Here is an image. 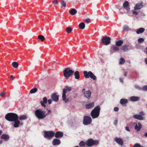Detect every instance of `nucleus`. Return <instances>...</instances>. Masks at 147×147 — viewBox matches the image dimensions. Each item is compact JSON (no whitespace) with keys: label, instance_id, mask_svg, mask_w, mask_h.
Segmentation results:
<instances>
[{"label":"nucleus","instance_id":"5fc2aeb1","mask_svg":"<svg viewBox=\"0 0 147 147\" xmlns=\"http://www.w3.org/2000/svg\"><path fill=\"white\" fill-rule=\"evenodd\" d=\"M140 115H141L144 116L145 115L144 113V112L143 111H141L139 113Z\"/></svg>","mask_w":147,"mask_h":147},{"label":"nucleus","instance_id":"423d86ee","mask_svg":"<svg viewBox=\"0 0 147 147\" xmlns=\"http://www.w3.org/2000/svg\"><path fill=\"white\" fill-rule=\"evenodd\" d=\"M83 74L84 77L86 78H90L93 80H96V77L91 71H84Z\"/></svg>","mask_w":147,"mask_h":147},{"label":"nucleus","instance_id":"9d476101","mask_svg":"<svg viewBox=\"0 0 147 147\" xmlns=\"http://www.w3.org/2000/svg\"><path fill=\"white\" fill-rule=\"evenodd\" d=\"M110 40L111 38L110 37L105 36L102 38L101 42L104 45H107L110 43Z\"/></svg>","mask_w":147,"mask_h":147},{"label":"nucleus","instance_id":"79ce46f5","mask_svg":"<svg viewBox=\"0 0 147 147\" xmlns=\"http://www.w3.org/2000/svg\"><path fill=\"white\" fill-rule=\"evenodd\" d=\"M61 4L62 5V7H61V8H62V7H66V3L64 1H62L61 3Z\"/></svg>","mask_w":147,"mask_h":147},{"label":"nucleus","instance_id":"ddd939ff","mask_svg":"<svg viewBox=\"0 0 147 147\" xmlns=\"http://www.w3.org/2000/svg\"><path fill=\"white\" fill-rule=\"evenodd\" d=\"M134 124L135 125L134 128L137 131H139L140 130L142 127V125L140 122H138V123H135Z\"/></svg>","mask_w":147,"mask_h":147},{"label":"nucleus","instance_id":"1a4fd4ad","mask_svg":"<svg viewBox=\"0 0 147 147\" xmlns=\"http://www.w3.org/2000/svg\"><path fill=\"white\" fill-rule=\"evenodd\" d=\"M92 121V119L90 117L87 116H85L84 117L83 123L84 125H90Z\"/></svg>","mask_w":147,"mask_h":147},{"label":"nucleus","instance_id":"7c9ffc66","mask_svg":"<svg viewBox=\"0 0 147 147\" xmlns=\"http://www.w3.org/2000/svg\"><path fill=\"white\" fill-rule=\"evenodd\" d=\"M77 12V10L75 9H72L69 11L70 13L72 15H75Z\"/></svg>","mask_w":147,"mask_h":147},{"label":"nucleus","instance_id":"f704fd0d","mask_svg":"<svg viewBox=\"0 0 147 147\" xmlns=\"http://www.w3.org/2000/svg\"><path fill=\"white\" fill-rule=\"evenodd\" d=\"M38 37V39L41 40V41H43L45 39V37L42 35H39Z\"/></svg>","mask_w":147,"mask_h":147},{"label":"nucleus","instance_id":"39448f33","mask_svg":"<svg viewBox=\"0 0 147 147\" xmlns=\"http://www.w3.org/2000/svg\"><path fill=\"white\" fill-rule=\"evenodd\" d=\"M74 71L70 69V68L65 69L63 71V75L66 78H68L74 73Z\"/></svg>","mask_w":147,"mask_h":147},{"label":"nucleus","instance_id":"13d9d810","mask_svg":"<svg viewBox=\"0 0 147 147\" xmlns=\"http://www.w3.org/2000/svg\"><path fill=\"white\" fill-rule=\"evenodd\" d=\"M125 129L127 131L129 132H130V130L129 129V127H125Z\"/></svg>","mask_w":147,"mask_h":147},{"label":"nucleus","instance_id":"603ef678","mask_svg":"<svg viewBox=\"0 0 147 147\" xmlns=\"http://www.w3.org/2000/svg\"><path fill=\"white\" fill-rule=\"evenodd\" d=\"M114 110L115 111H117L119 110V108L117 107H115L114 108Z\"/></svg>","mask_w":147,"mask_h":147},{"label":"nucleus","instance_id":"6ab92c4d","mask_svg":"<svg viewBox=\"0 0 147 147\" xmlns=\"http://www.w3.org/2000/svg\"><path fill=\"white\" fill-rule=\"evenodd\" d=\"M1 138L4 140L5 141L8 140L10 138L9 136L6 134H3L1 136Z\"/></svg>","mask_w":147,"mask_h":147},{"label":"nucleus","instance_id":"c03bdc74","mask_svg":"<svg viewBox=\"0 0 147 147\" xmlns=\"http://www.w3.org/2000/svg\"><path fill=\"white\" fill-rule=\"evenodd\" d=\"M135 87L137 89L139 90H142V88L139 86L138 85H136L135 86Z\"/></svg>","mask_w":147,"mask_h":147},{"label":"nucleus","instance_id":"2eb2a0df","mask_svg":"<svg viewBox=\"0 0 147 147\" xmlns=\"http://www.w3.org/2000/svg\"><path fill=\"white\" fill-rule=\"evenodd\" d=\"M91 92L90 90L86 91V92L84 93V96L85 97L88 99H89L91 96Z\"/></svg>","mask_w":147,"mask_h":147},{"label":"nucleus","instance_id":"c85d7f7f","mask_svg":"<svg viewBox=\"0 0 147 147\" xmlns=\"http://www.w3.org/2000/svg\"><path fill=\"white\" fill-rule=\"evenodd\" d=\"M75 79L77 80L80 77L79 72L78 71H76L74 73Z\"/></svg>","mask_w":147,"mask_h":147},{"label":"nucleus","instance_id":"4468645a","mask_svg":"<svg viewBox=\"0 0 147 147\" xmlns=\"http://www.w3.org/2000/svg\"><path fill=\"white\" fill-rule=\"evenodd\" d=\"M129 5V3L127 1H125L123 4V7L127 10V12H129L130 10Z\"/></svg>","mask_w":147,"mask_h":147},{"label":"nucleus","instance_id":"680f3d73","mask_svg":"<svg viewBox=\"0 0 147 147\" xmlns=\"http://www.w3.org/2000/svg\"><path fill=\"white\" fill-rule=\"evenodd\" d=\"M144 136L147 137V132H146L144 135Z\"/></svg>","mask_w":147,"mask_h":147},{"label":"nucleus","instance_id":"f257e3e1","mask_svg":"<svg viewBox=\"0 0 147 147\" xmlns=\"http://www.w3.org/2000/svg\"><path fill=\"white\" fill-rule=\"evenodd\" d=\"M34 113L35 116L38 119H43L47 116L46 111L41 109H36Z\"/></svg>","mask_w":147,"mask_h":147},{"label":"nucleus","instance_id":"9b49d317","mask_svg":"<svg viewBox=\"0 0 147 147\" xmlns=\"http://www.w3.org/2000/svg\"><path fill=\"white\" fill-rule=\"evenodd\" d=\"M114 141L118 144L122 146L123 144V140L121 138L116 137L114 139Z\"/></svg>","mask_w":147,"mask_h":147},{"label":"nucleus","instance_id":"4d7b16f0","mask_svg":"<svg viewBox=\"0 0 147 147\" xmlns=\"http://www.w3.org/2000/svg\"><path fill=\"white\" fill-rule=\"evenodd\" d=\"M117 123V119H116L115 120L114 122V124L115 125H116Z\"/></svg>","mask_w":147,"mask_h":147},{"label":"nucleus","instance_id":"7ed1b4c3","mask_svg":"<svg viewBox=\"0 0 147 147\" xmlns=\"http://www.w3.org/2000/svg\"><path fill=\"white\" fill-rule=\"evenodd\" d=\"M100 110V106H97L93 109L90 113V115L93 119L98 118L99 115Z\"/></svg>","mask_w":147,"mask_h":147},{"label":"nucleus","instance_id":"cd10ccee","mask_svg":"<svg viewBox=\"0 0 147 147\" xmlns=\"http://www.w3.org/2000/svg\"><path fill=\"white\" fill-rule=\"evenodd\" d=\"M112 49L114 51V52H116L119 51V48L116 45H113L112 46Z\"/></svg>","mask_w":147,"mask_h":147},{"label":"nucleus","instance_id":"5701e85b","mask_svg":"<svg viewBox=\"0 0 147 147\" xmlns=\"http://www.w3.org/2000/svg\"><path fill=\"white\" fill-rule=\"evenodd\" d=\"M94 102H92L91 103L86 104L85 107L87 109H90L93 107L94 106Z\"/></svg>","mask_w":147,"mask_h":147},{"label":"nucleus","instance_id":"3c124183","mask_svg":"<svg viewBox=\"0 0 147 147\" xmlns=\"http://www.w3.org/2000/svg\"><path fill=\"white\" fill-rule=\"evenodd\" d=\"M53 100L51 99H49L48 100V103L49 105L51 104Z\"/></svg>","mask_w":147,"mask_h":147},{"label":"nucleus","instance_id":"e2e57ef3","mask_svg":"<svg viewBox=\"0 0 147 147\" xmlns=\"http://www.w3.org/2000/svg\"><path fill=\"white\" fill-rule=\"evenodd\" d=\"M104 18L107 20L109 18L106 17V16H104Z\"/></svg>","mask_w":147,"mask_h":147},{"label":"nucleus","instance_id":"de8ad7c7","mask_svg":"<svg viewBox=\"0 0 147 147\" xmlns=\"http://www.w3.org/2000/svg\"><path fill=\"white\" fill-rule=\"evenodd\" d=\"M133 147H141V146L139 144L137 143L134 145Z\"/></svg>","mask_w":147,"mask_h":147},{"label":"nucleus","instance_id":"338daca9","mask_svg":"<svg viewBox=\"0 0 147 147\" xmlns=\"http://www.w3.org/2000/svg\"><path fill=\"white\" fill-rule=\"evenodd\" d=\"M3 143V141L1 140H0V144H1Z\"/></svg>","mask_w":147,"mask_h":147},{"label":"nucleus","instance_id":"774afa93","mask_svg":"<svg viewBox=\"0 0 147 147\" xmlns=\"http://www.w3.org/2000/svg\"><path fill=\"white\" fill-rule=\"evenodd\" d=\"M2 130H0V135L2 134Z\"/></svg>","mask_w":147,"mask_h":147},{"label":"nucleus","instance_id":"8fccbe9b","mask_svg":"<svg viewBox=\"0 0 147 147\" xmlns=\"http://www.w3.org/2000/svg\"><path fill=\"white\" fill-rule=\"evenodd\" d=\"M132 12L133 14H135V15H137L138 14V12L134 10H132Z\"/></svg>","mask_w":147,"mask_h":147},{"label":"nucleus","instance_id":"20e7f679","mask_svg":"<svg viewBox=\"0 0 147 147\" xmlns=\"http://www.w3.org/2000/svg\"><path fill=\"white\" fill-rule=\"evenodd\" d=\"M5 118L7 120L9 121L13 122L14 121L18 120L19 119V117L18 115L16 113H9L6 115Z\"/></svg>","mask_w":147,"mask_h":147},{"label":"nucleus","instance_id":"f8f14e48","mask_svg":"<svg viewBox=\"0 0 147 147\" xmlns=\"http://www.w3.org/2000/svg\"><path fill=\"white\" fill-rule=\"evenodd\" d=\"M51 98L55 102H57L59 101V96L54 93L52 94L51 96Z\"/></svg>","mask_w":147,"mask_h":147},{"label":"nucleus","instance_id":"864d4df0","mask_svg":"<svg viewBox=\"0 0 147 147\" xmlns=\"http://www.w3.org/2000/svg\"><path fill=\"white\" fill-rule=\"evenodd\" d=\"M9 78L11 80H13L14 79V77L13 75H11L10 77Z\"/></svg>","mask_w":147,"mask_h":147},{"label":"nucleus","instance_id":"6e6552de","mask_svg":"<svg viewBox=\"0 0 147 147\" xmlns=\"http://www.w3.org/2000/svg\"><path fill=\"white\" fill-rule=\"evenodd\" d=\"M98 143V140H94L92 139H90L88 140L86 142V145L89 147H90L94 145H97Z\"/></svg>","mask_w":147,"mask_h":147},{"label":"nucleus","instance_id":"412c9836","mask_svg":"<svg viewBox=\"0 0 147 147\" xmlns=\"http://www.w3.org/2000/svg\"><path fill=\"white\" fill-rule=\"evenodd\" d=\"M133 117L135 119L139 120H142L144 119L143 117L140 115L136 114L134 115L133 116Z\"/></svg>","mask_w":147,"mask_h":147},{"label":"nucleus","instance_id":"37998d69","mask_svg":"<svg viewBox=\"0 0 147 147\" xmlns=\"http://www.w3.org/2000/svg\"><path fill=\"white\" fill-rule=\"evenodd\" d=\"M85 144H86V142H85L83 141L80 142L79 143V145L81 146H84Z\"/></svg>","mask_w":147,"mask_h":147},{"label":"nucleus","instance_id":"b1692460","mask_svg":"<svg viewBox=\"0 0 147 147\" xmlns=\"http://www.w3.org/2000/svg\"><path fill=\"white\" fill-rule=\"evenodd\" d=\"M145 30L144 28H140L137 30L136 32V33L138 34L142 33L144 32Z\"/></svg>","mask_w":147,"mask_h":147},{"label":"nucleus","instance_id":"0eeeda50","mask_svg":"<svg viewBox=\"0 0 147 147\" xmlns=\"http://www.w3.org/2000/svg\"><path fill=\"white\" fill-rule=\"evenodd\" d=\"M44 136L48 140H50L54 136L55 133L53 131H45L44 132Z\"/></svg>","mask_w":147,"mask_h":147},{"label":"nucleus","instance_id":"dca6fc26","mask_svg":"<svg viewBox=\"0 0 147 147\" xmlns=\"http://www.w3.org/2000/svg\"><path fill=\"white\" fill-rule=\"evenodd\" d=\"M61 143V141L60 140L57 139H55L53 140L52 144L53 146L59 145Z\"/></svg>","mask_w":147,"mask_h":147},{"label":"nucleus","instance_id":"69168bd1","mask_svg":"<svg viewBox=\"0 0 147 147\" xmlns=\"http://www.w3.org/2000/svg\"><path fill=\"white\" fill-rule=\"evenodd\" d=\"M127 72H125L124 74V76H126L127 75Z\"/></svg>","mask_w":147,"mask_h":147},{"label":"nucleus","instance_id":"ea45409f","mask_svg":"<svg viewBox=\"0 0 147 147\" xmlns=\"http://www.w3.org/2000/svg\"><path fill=\"white\" fill-rule=\"evenodd\" d=\"M6 94V92H2L0 93V96L2 97H4Z\"/></svg>","mask_w":147,"mask_h":147},{"label":"nucleus","instance_id":"a19ab883","mask_svg":"<svg viewBox=\"0 0 147 147\" xmlns=\"http://www.w3.org/2000/svg\"><path fill=\"white\" fill-rule=\"evenodd\" d=\"M144 39L142 38H139L138 40V42L139 43L142 44L144 41Z\"/></svg>","mask_w":147,"mask_h":147},{"label":"nucleus","instance_id":"f03ea898","mask_svg":"<svg viewBox=\"0 0 147 147\" xmlns=\"http://www.w3.org/2000/svg\"><path fill=\"white\" fill-rule=\"evenodd\" d=\"M65 88H64L63 89L62 98L63 100L66 103L70 100L71 99L70 98H67L66 97V94L67 92V91L68 92L70 91L72 89L71 87L68 86H65Z\"/></svg>","mask_w":147,"mask_h":147},{"label":"nucleus","instance_id":"49530a36","mask_svg":"<svg viewBox=\"0 0 147 147\" xmlns=\"http://www.w3.org/2000/svg\"><path fill=\"white\" fill-rule=\"evenodd\" d=\"M142 90L147 91V85L143 86L142 88Z\"/></svg>","mask_w":147,"mask_h":147},{"label":"nucleus","instance_id":"a211bd4d","mask_svg":"<svg viewBox=\"0 0 147 147\" xmlns=\"http://www.w3.org/2000/svg\"><path fill=\"white\" fill-rule=\"evenodd\" d=\"M47 102V99L46 97H44L43 98V101H41L40 102V104L41 105L44 107H46V104Z\"/></svg>","mask_w":147,"mask_h":147},{"label":"nucleus","instance_id":"c756f323","mask_svg":"<svg viewBox=\"0 0 147 147\" xmlns=\"http://www.w3.org/2000/svg\"><path fill=\"white\" fill-rule=\"evenodd\" d=\"M123 43V41L122 40H119L116 42V45L118 47L121 46Z\"/></svg>","mask_w":147,"mask_h":147},{"label":"nucleus","instance_id":"2f4dec72","mask_svg":"<svg viewBox=\"0 0 147 147\" xmlns=\"http://www.w3.org/2000/svg\"><path fill=\"white\" fill-rule=\"evenodd\" d=\"M19 118L20 120H25L27 118V117L25 115H22L20 116Z\"/></svg>","mask_w":147,"mask_h":147},{"label":"nucleus","instance_id":"aec40b11","mask_svg":"<svg viewBox=\"0 0 147 147\" xmlns=\"http://www.w3.org/2000/svg\"><path fill=\"white\" fill-rule=\"evenodd\" d=\"M129 98L130 101L133 102H135L139 100L140 99V98L138 96H132L130 97Z\"/></svg>","mask_w":147,"mask_h":147},{"label":"nucleus","instance_id":"a878e982","mask_svg":"<svg viewBox=\"0 0 147 147\" xmlns=\"http://www.w3.org/2000/svg\"><path fill=\"white\" fill-rule=\"evenodd\" d=\"M129 46L126 45H123L121 47V49L123 51H128V49Z\"/></svg>","mask_w":147,"mask_h":147},{"label":"nucleus","instance_id":"bb28decb","mask_svg":"<svg viewBox=\"0 0 147 147\" xmlns=\"http://www.w3.org/2000/svg\"><path fill=\"white\" fill-rule=\"evenodd\" d=\"M128 102V100L126 99H121L120 101V103L122 105H124Z\"/></svg>","mask_w":147,"mask_h":147},{"label":"nucleus","instance_id":"0e129e2a","mask_svg":"<svg viewBox=\"0 0 147 147\" xmlns=\"http://www.w3.org/2000/svg\"><path fill=\"white\" fill-rule=\"evenodd\" d=\"M145 62L147 64V58H146L145 59Z\"/></svg>","mask_w":147,"mask_h":147},{"label":"nucleus","instance_id":"a18cd8bd","mask_svg":"<svg viewBox=\"0 0 147 147\" xmlns=\"http://www.w3.org/2000/svg\"><path fill=\"white\" fill-rule=\"evenodd\" d=\"M52 3L55 5H57L59 3L57 0H53Z\"/></svg>","mask_w":147,"mask_h":147},{"label":"nucleus","instance_id":"c9c22d12","mask_svg":"<svg viewBox=\"0 0 147 147\" xmlns=\"http://www.w3.org/2000/svg\"><path fill=\"white\" fill-rule=\"evenodd\" d=\"M38 89L36 88H34L32 89L30 91V93L33 94L35 93L37 91Z\"/></svg>","mask_w":147,"mask_h":147},{"label":"nucleus","instance_id":"09e8293b","mask_svg":"<svg viewBox=\"0 0 147 147\" xmlns=\"http://www.w3.org/2000/svg\"><path fill=\"white\" fill-rule=\"evenodd\" d=\"M85 21L86 23L88 24L90 22V19L88 18L85 20Z\"/></svg>","mask_w":147,"mask_h":147},{"label":"nucleus","instance_id":"393cba45","mask_svg":"<svg viewBox=\"0 0 147 147\" xmlns=\"http://www.w3.org/2000/svg\"><path fill=\"white\" fill-rule=\"evenodd\" d=\"M14 122V124H13V126L15 128H17L19 126V124L20 123V122L18 119L16 121H13Z\"/></svg>","mask_w":147,"mask_h":147},{"label":"nucleus","instance_id":"72a5a7b5","mask_svg":"<svg viewBox=\"0 0 147 147\" xmlns=\"http://www.w3.org/2000/svg\"><path fill=\"white\" fill-rule=\"evenodd\" d=\"M12 65L13 67L15 68H17L19 65L18 63L16 62H13L12 63Z\"/></svg>","mask_w":147,"mask_h":147},{"label":"nucleus","instance_id":"f3484780","mask_svg":"<svg viewBox=\"0 0 147 147\" xmlns=\"http://www.w3.org/2000/svg\"><path fill=\"white\" fill-rule=\"evenodd\" d=\"M55 137L57 138H61L63 136V133L62 132L58 131L55 134Z\"/></svg>","mask_w":147,"mask_h":147},{"label":"nucleus","instance_id":"473e14b6","mask_svg":"<svg viewBox=\"0 0 147 147\" xmlns=\"http://www.w3.org/2000/svg\"><path fill=\"white\" fill-rule=\"evenodd\" d=\"M79 28L82 29H83L85 27V24L84 22L81 23L79 25Z\"/></svg>","mask_w":147,"mask_h":147},{"label":"nucleus","instance_id":"bf43d9fd","mask_svg":"<svg viewBox=\"0 0 147 147\" xmlns=\"http://www.w3.org/2000/svg\"><path fill=\"white\" fill-rule=\"evenodd\" d=\"M119 80H120V81L121 82V83H123V79L122 78H119Z\"/></svg>","mask_w":147,"mask_h":147},{"label":"nucleus","instance_id":"58836bf2","mask_svg":"<svg viewBox=\"0 0 147 147\" xmlns=\"http://www.w3.org/2000/svg\"><path fill=\"white\" fill-rule=\"evenodd\" d=\"M72 30V29L70 27H68L66 29V32L67 33H70Z\"/></svg>","mask_w":147,"mask_h":147},{"label":"nucleus","instance_id":"4be33fe9","mask_svg":"<svg viewBox=\"0 0 147 147\" xmlns=\"http://www.w3.org/2000/svg\"><path fill=\"white\" fill-rule=\"evenodd\" d=\"M143 7L142 4L140 3H138L134 7V9L135 10L137 9H140Z\"/></svg>","mask_w":147,"mask_h":147},{"label":"nucleus","instance_id":"052dcab7","mask_svg":"<svg viewBox=\"0 0 147 147\" xmlns=\"http://www.w3.org/2000/svg\"><path fill=\"white\" fill-rule=\"evenodd\" d=\"M85 89L84 88H83L82 90V92L84 94V93L86 92Z\"/></svg>","mask_w":147,"mask_h":147},{"label":"nucleus","instance_id":"e433bc0d","mask_svg":"<svg viewBox=\"0 0 147 147\" xmlns=\"http://www.w3.org/2000/svg\"><path fill=\"white\" fill-rule=\"evenodd\" d=\"M129 28L127 25H125L123 26V30L124 31L127 32L129 30Z\"/></svg>","mask_w":147,"mask_h":147},{"label":"nucleus","instance_id":"4c0bfd02","mask_svg":"<svg viewBox=\"0 0 147 147\" xmlns=\"http://www.w3.org/2000/svg\"><path fill=\"white\" fill-rule=\"evenodd\" d=\"M125 61L124 59L123 58L121 57L120 58L119 63L121 65H122L125 63Z\"/></svg>","mask_w":147,"mask_h":147},{"label":"nucleus","instance_id":"6e6d98bb","mask_svg":"<svg viewBox=\"0 0 147 147\" xmlns=\"http://www.w3.org/2000/svg\"><path fill=\"white\" fill-rule=\"evenodd\" d=\"M47 111H48V112H47V113H46V114H47V116L48 115L51 113V110L50 109H47Z\"/></svg>","mask_w":147,"mask_h":147}]
</instances>
